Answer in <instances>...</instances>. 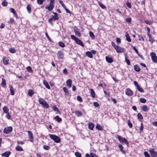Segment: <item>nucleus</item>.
<instances>
[{
  "label": "nucleus",
  "instance_id": "1",
  "mask_svg": "<svg viewBox=\"0 0 157 157\" xmlns=\"http://www.w3.org/2000/svg\"><path fill=\"white\" fill-rule=\"evenodd\" d=\"M111 44L112 46L114 48L117 52H122L124 51V48L117 45L113 42H112Z\"/></svg>",
  "mask_w": 157,
  "mask_h": 157
},
{
  "label": "nucleus",
  "instance_id": "2",
  "mask_svg": "<svg viewBox=\"0 0 157 157\" xmlns=\"http://www.w3.org/2000/svg\"><path fill=\"white\" fill-rule=\"evenodd\" d=\"M38 101L39 103L41 104L44 108H48L49 107V105L47 104L46 101L43 99L40 98L38 99Z\"/></svg>",
  "mask_w": 157,
  "mask_h": 157
},
{
  "label": "nucleus",
  "instance_id": "3",
  "mask_svg": "<svg viewBox=\"0 0 157 157\" xmlns=\"http://www.w3.org/2000/svg\"><path fill=\"white\" fill-rule=\"evenodd\" d=\"M50 138L53 140L54 142L56 143H59L60 141V139L58 136L52 134L49 135Z\"/></svg>",
  "mask_w": 157,
  "mask_h": 157
},
{
  "label": "nucleus",
  "instance_id": "4",
  "mask_svg": "<svg viewBox=\"0 0 157 157\" xmlns=\"http://www.w3.org/2000/svg\"><path fill=\"white\" fill-rule=\"evenodd\" d=\"M116 137L121 143H124L127 145L128 144V142L125 138H123L121 136L118 135H117Z\"/></svg>",
  "mask_w": 157,
  "mask_h": 157
},
{
  "label": "nucleus",
  "instance_id": "5",
  "mask_svg": "<svg viewBox=\"0 0 157 157\" xmlns=\"http://www.w3.org/2000/svg\"><path fill=\"white\" fill-rule=\"evenodd\" d=\"M150 55L153 62L157 63V56L156 53L154 52H151Z\"/></svg>",
  "mask_w": 157,
  "mask_h": 157
},
{
  "label": "nucleus",
  "instance_id": "6",
  "mask_svg": "<svg viewBox=\"0 0 157 157\" xmlns=\"http://www.w3.org/2000/svg\"><path fill=\"white\" fill-rule=\"evenodd\" d=\"M12 129L13 128L11 126L6 127L4 128L3 132L5 133L9 134L12 132Z\"/></svg>",
  "mask_w": 157,
  "mask_h": 157
},
{
  "label": "nucleus",
  "instance_id": "7",
  "mask_svg": "<svg viewBox=\"0 0 157 157\" xmlns=\"http://www.w3.org/2000/svg\"><path fill=\"white\" fill-rule=\"evenodd\" d=\"M149 151L151 154V157H157V153L154 148L150 149Z\"/></svg>",
  "mask_w": 157,
  "mask_h": 157
},
{
  "label": "nucleus",
  "instance_id": "8",
  "mask_svg": "<svg viewBox=\"0 0 157 157\" xmlns=\"http://www.w3.org/2000/svg\"><path fill=\"white\" fill-rule=\"evenodd\" d=\"M125 93L126 95L128 96H132L133 94V91L129 88L125 90Z\"/></svg>",
  "mask_w": 157,
  "mask_h": 157
},
{
  "label": "nucleus",
  "instance_id": "9",
  "mask_svg": "<svg viewBox=\"0 0 157 157\" xmlns=\"http://www.w3.org/2000/svg\"><path fill=\"white\" fill-rule=\"evenodd\" d=\"M27 132L28 134V136L29 138V140L31 142H33V135L32 132L29 131H28Z\"/></svg>",
  "mask_w": 157,
  "mask_h": 157
},
{
  "label": "nucleus",
  "instance_id": "10",
  "mask_svg": "<svg viewBox=\"0 0 157 157\" xmlns=\"http://www.w3.org/2000/svg\"><path fill=\"white\" fill-rule=\"evenodd\" d=\"M54 5H52L51 4H49V5L48 6L46 7L45 8L46 9H48L49 11H51L53 10L54 8Z\"/></svg>",
  "mask_w": 157,
  "mask_h": 157
},
{
  "label": "nucleus",
  "instance_id": "11",
  "mask_svg": "<svg viewBox=\"0 0 157 157\" xmlns=\"http://www.w3.org/2000/svg\"><path fill=\"white\" fill-rule=\"evenodd\" d=\"M88 128L91 130H93L94 128V125L92 122H89L88 124Z\"/></svg>",
  "mask_w": 157,
  "mask_h": 157
},
{
  "label": "nucleus",
  "instance_id": "12",
  "mask_svg": "<svg viewBox=\"0 0 157 157\" xmlns=\"http://www.w3.org/2000/svg\"><path fill=\"white\" fill-rule=\"evenodd\" d=\"M105 58L107 62L109 63H111L113 61V60L112 58L108 56H106Z\"/></svg>",
  "mask_w": 157,
  "mask_h": 157
},
{
  "label": "nucleus",
  "instance_id": "13",
  "mask_svg": "<svg viewBox=\"0 0 157 157\" xmlns=\"http://www.w3.org/2000/svg\"><path fill=\"white\" fill-rule=\"evenodd\" d=\"M90 94L91 97L94 98L95 97V94L94 90L92 89H91L90 90Z\"/></svg>",
  "mask_w": 157,
  "mask_h": 157
},
{
  "label": "nucleus",
  "instance_id": "14",
  "mask_svg": "<svg viewBox=\"0 0 157 157\" xmlns=\"http://www.w3.org/2000/svg\"><path fill=\"white\" fill-rule=\"evenodd\" d=\"M67 86L70 88L71 86L72 81L70 79H69L66 82Z\"/></svg>",
  "mask_w": 157,
  "mask_h": 157
},
{
  "label": "nucleus",
  "instance_id": "15",
  "mask_svg": "<svg viewBox=\"0 0 157 157\" xmlns=\"http://www.w3.org/2000/svg\"><path fill=\"white\" fill-rule=\"evenodd\" d=\"M9 60L6 57H4L3 58V63L5 65H9L10 63H8Z\"/></svg>",
  "mask_w": 157,
  "mask_h": 157
},
{
  "label": "nucleus",
  "instance_id": "16",
  "mask_svg": "<svg viewBox=\"0 0 157 157\" xmlns=\"http://www.w3.org/2000/svg\"><path fill=\"white\" fill-rule=\"evenodd\" d=\"M75 42L77 44H79L82 46H84L82 42L78 38L76 39Z\"/></svg>",
  "mask_w": 157,
  "mask_h": 157
},
{
  "label": "nucleus",
  "instance_id": "17",
  "mask_svg": "<svg viewBox=\"0 0 157 157\" xmlns=\"http://www.w3.org/2000/svg\"><path fill=\"white\" fill-rule=\"evenodd\" d=\"M125 36L126 38V40L127 41L129 42L131 41V39L130 36L127 32H126L125 33Z\"/></svg>",
  "mask_w": 157,
  "mask_h": 157
},
{
  "label": "nucleus",
  "instance_id": "18",
  "mask_svg": "<svg viewBox=\"0 0 157 157\" xmlns=\"http://www.w3.org/2000/svg\"><path fill=\"white\" fill-rule=\"evenodd\" d=\"M1 85L2 87L3 88H5L6 86V80L4 78H2V82H1Z\"/></svg>",
  "mask_w": 157,
  "mask_h": 157
},
{
  "label": "nucleus",
  "instance_id": "19",
  "mask_svg": "<svg viewBox=\"0 0 157 157\" xmlns=\"http://www.w3.org/2000/svg\"><path fill=\"white\" fill-rule=\"evenodd\" d=\"M43 84L45 86L46 88H47L48 89H50V86H49L48 82L45 81V80H44L43 81Z\"/></svg>",
  "mask_w": 157,
  "mask_h": 157
},
{
  "label": "nucleus",
  "instance_id": "20",
  "mask_svg": "<svg viewBox=\"0 0 157 157\" xmlns=\"http://www.w3.org/2000/svg\"><path fill=\"white\" fill-rule=\"evenodd\" d=\"M9 87L10 88V94L11 95H13L14 94V91L13 90V87L11 85H9Z\"/></svg>",
  "mask_w": 157,
  "mask_h": 157
},
{
  "label": "nucleus",
  "instance_id": "21",
  "mask_svg": "<svg viewBox=\"0 0 157 157\" xmlns=\"http://www.w3.org/2000/svg\"><path fill=\"white\" fill-rule=\"evenodd\" d=\"M10 154V151L6 152L5 153L2 154V155L6 157H8Z\"/></svg>",
  "mask_w": 157,
  "mask_h": 157
},
{
  "label": "nucleus",
  "instance_id": "22",
  "mask_svg": "<svg viewBox=\"0 0 157 157\" xmlns=\"http://www.w3.org/2000/svg\"><path fill=\"white\" fill-rule=\"evenodd\" d=\"M54 13V15L52 17V18L54 21H55L56 20H58L59 19V17L58 15V14L56 13Z\"/></svg>",
  "mask_w": 157,
  "mask_h": 157
},
{
  "label": "nucleus",
  "instance_id": "23",
  "mask_svg": "<svg viewBox=\"0 0 157 157\" xmlns=\"http://www.w3.org/2000/svg\"><path fill=\"white\" fill-rule=\"evenodd\" d=\"M118 147L119 148L120 151L122 152V153L124 154H125V151L123 150V146L121 144H119L118 145Z\"/></svg>",
  "mask_w": 157,
  "mask_h": 157
},
{
  "label": "nucleus",
  "instance_id": "24",
  "mask_svg": "<svg viewBox=\"0 0 157 157\" xmlns=\"http://www.w3.org/2000/svg\"><path fill=\"white\" fill-rule=\"evenodd\" d=\"M75 114L78 117H81L82 116V113L78 111H75Z\"/></svg>",
  "mask_w": 157,
  "mask_h": 157
},
{
  "label": "nucleus",
  "instance_id": "25",
  "mask_svg": "<svg viewBox=\"0 0 157 157\" xmlns=\"http://www.w3.org/2000/svg\"><path fill=\"white\" fill-rule=\"evenodd\" d=\"M86 56L90 58H92L93 57V55H92V53L91 52H89V51H87V52H86Z\"/></svg>",
  "mask_w": 157,
  "mask_h": 157
},
{
  "label": "nucleus",
  "instance_id": "26",
  "mask_svg": "<svg viewBox=\"0 0 157 157\" xmlns=\"http://www.w3.org/2000/svg\"><path fill=\"white\" fill-rule=\"evenodd\" d=\"M63 90L65 92V94L67 95H69L70 94L68 90L65 87H63Z\"/></svg>",
  "mask_w": 157,
  "mask_h": 157
},
{
  "label": "nucleus",
  "instance_id": "27",
  "mask_svg": "<svg viewBox=\"0 0 157 157\" xmlns=\"http://www.w3.org/2000/svg\"><path fill=\"white\" fill-rule=\"evenodd\" d=\"M28 12L30 13H31V6L29 4L26 7Z\"/></svg>",
  "mask_w": 157,
  "mask_h": 157
},
{
  "label": "nucleus",
  "instance_id": "28",
  "mask_svg": "<svg viewBox=\"0 0 157 157\" xmlns=\"http://www.w3.org/2000/svg\"><path fill=\"white\" fill-rule=\"evenodd\" d=\"M134 69L137 72L139 71L140 70L139 67L136 65L134 66Z\"/></svg>",
  "mask_w": 157,
  "mask_h": 157
},
{
  "label": "nucleus",
  "instance_id": "29",
  "mask_svg": "<svg viewBox=\"0 0 157 157\" xmlns=\"http://www.w3.org/2000/svg\"><path fill=\"white\" fill-rule=\"evenodd\" d=\"M52 109H53V111H55L57 112L58 113H59V114L61 113L59 111L58 109L55 105H54L53 106Z\"/></svg>",
  "mask_w": 157,
  "mask_h": 157
},
{
  "label": "nucleus",
  "instance_id": "30",
  "mask_svg": "<svg viewBox=\"0 0 157 157\" xmlns=\"http://www.w3.org/2000/svg\"><path fill=\"white\" fill-rule=\"evenodd\" d=\"M33 93L34 92L32 90H29L28 92V94L29 96H32Z\"/></svg>",
  "mask_w": 157,
  "mask_h": 157
},
{
  "label": "nucleus",
  "instance_id": "31",
  "mask_svg": "<svg viewBox=\"0 0 157 157\" xmlns=\"http://www.w3.org/2000/svg\"><path fill=\"white\" fill-rule=\"evenodd\" d=\"M3 110L4 113H9V109L6 106H4L3 107Z\"/></svg>",
  "mask_w": 157,
  "mask_h": 157
},
{
  "label": "nucleus",
  "instance_id": "32",
  "mask_svg": "<svg viewBox=\"0 0 157 157\" xmlns=\"http://www.w3.org/2000/svg\"><path fill=\"white\" fill-rule=\"evenodd\" d=\"M96 128L99 130L102 131L103 130L102 127L99 124H97L96 126Z\"/></svg>",
  "mask_w": 157,
  "mask_h": 157
},
{
  "label": "nucleus",
  "instance_id": "33",
  "mask_svg": "<svg viewBox=\"0 0 157 157\" xmlns=\"http://www.w3.org/2000/svg\"><path fill=\"white\" fill-rule=\"evenodd\" d=\"M16 149L18 151H21L23 150V148L19 146H17L15 147Z\"/></svg>",
  "mask_w": 157,
  "mask_h": 157
},
{
  "label": "nucleus",
  "instance_id": "34",
  "mask_svg": "<svg viewBox=\"0 0 157 157\" xmlns=\"http://www.w3.org/2000/svg\"><path fill=\"white\" fill-rule=\"evenodd\" d=\"M55 119L58 122H59L62 121V119L59 117L58 116H56L55 117Z\"/></svg>",
  "mask_w": 157,
  "mask_h": 157
},
{
  "label": "nucleus",
  "instance_id": "35",
  "mask_svg": "<svg viewBox=\"0 0 157 157\" xmlns=\"http://www.w3.org/2000/svg\"><path fill=\"white\" fill-rule=\"evenodd\" d=\"M137 117L139 120L140 121H141L143 118V117L141 115V114L139 113L137 114Z\"/></svg>",
  "mask_w": 157,
  "mask_h": 157
},
{
  "label": "nucleus",
  "instance_id": "36",
  "mask_svg": "<svg viewBox=\"0 0 157 157\" xmlns=\"http://www.w3.org/2000/svg\"><path fill=\"white\" fill-rule=\"evenodd\" d=\"M149 37V40L151 43H153V42L155 41V40L152 38V35L150 36H148Z\"/></svg>",
  "mask_w": 157,
  "mask_h": 157
},
{
  "label": "nucleus",
  "instance_id": "37",
  "mask_svg": "<svg viewBox=\"0 0 157 157\" xmlns=\"http://www.w3.org/2000/svg\"><path fill=\"white\" fill-rule=\"evenodd\" d=\"M89 35L90 36L91 38L92 39H94L95 38L94 35L93 33L91 31H90L89 32Z\"/></svg>",
  "mask_w": 157,
  "mask_h": 157
},
{
  "label": "nucleus",
  "instance_id": "38",
  "mask_svg": "<svg viewBox=\"0 0 157 157\" xmlns=\"http://www.w3.org/2000/svg\"><path fill=\"white\" fill-rule=\"evenodd\" d=\"M128 56H125V61L126 62L127 64L129 65L130 64V63L129 59H127Z\"/></svg>",
  "mask_w": 157,
  "mask_h": 157
},
{
  "label": "nucleus",
  "instance_id": "39",
  "mask_svg": "<svg viewBox=\"0 0 157 157\" xmlns=\"http://www.w3.org/2000/svg\"><path fill=\"white\" fill-rule=\"evenodd\" d=\"M142 110L144 112H146L148 111L147 108L146 106L144 105L142 107Z\"/></svg>",
  "mask_w": 157,
  "mask_h": 157
},
{
  "label": "nucleus",
  "instance_id": "40",
  "mask_svg": "<svg viewBox=\"0 0 157 157\" xmlns=\"http://www.w3.org/2000/svg\"><path fill=\"white\" fill-rule=\"evenodd\" d=\"M58 57L59 58L61 59H62L63 58V54L61 52H60V51L58 52Z\"/></svg>",
  "mask_w": 157,
  "mask_h": 157
},
{
  "label": "nucleus",
  "instance_id": "41",
  "mask_svg": "<svg viewBox=\"0 0 157 157\" xmlns=\"http://www.w3.org/2000/svg\"><path fill=\"white\" fill-rule=\"evenodd\" d=\"M26 69L29 72H32L33 70H32V68L30 66H28L26 67Z\"/></svg>",
  "mask_w": 157,
  "mask_h": 157
},
{
  "label": "nucleus",
  "instance_id": "42",
  "mask_svg": "<svg viewBox=\"0 0 157 157\" xmlns=\"http://www.w3.org/2000/svg\"><path fill=\"white\" fill-rule=\"evenodd\" d=\"M75 35L78 37H80L81 36L80 33L78 31L75 30Z\"/></svg>",
  "mask_w": 157,
  "mask_h": 157
},
{
  "label": "nucleus",
  "instance_id": "43",
  "mask_svg": "<svg viewBox=\"0 0 157 157\" xmlns=\"http://www.w3.org/2000/svg\"><path fill=\"white\" fill-rule=\"evenodd\" d=\"M45 1V0H37V2L38 4L41 5Z\"/></svg>",
  "mask_w": 157,
  "mask_h": 157
},
{
  "label": "nucleus",
  "instance_id": "44",
  "mask_svg": "<svg viewBox=\"0 0 157 157\" xmlns=\"http://www.w3.org/2000/svg\"><path fill=\"white\" fill-rule=\"evenodd\" d=\"M43 148L45 150H49L50 148V147L48 146L44 145L43 146Z\"/></svg>",
  "mask_w": 157,
  "mask_h": 157
},
{
  "label": "nucleus",
  "instance_id": "45",
  "mask_svg": "<svg viewBox=\"0 0 157 157\" xmlns=\"http://www.w3.org/2000/svg\"><path fill=\"white\" fill-rule=\"evenodd\" d=\"M140 101L142 103H145L146 101V100L145 98H141L140 99Z\"/></svg>",
  "mask_w": 157,
  "mask_h": 157
},
{
  "label": "nucleus",
  "instance_id": "46",
  "mask_svg": "<svg viewBox=\"0 0 157 157\" xmlns=\"http://www.w3.org/2000/svg\"><path fill=\"white\" fill-rule=\"evenodd\" d=\"M75 155L77 157H81V154L78 152H76L75 153Z\"/></svg>",
  "mask_w": 157,
  "mask_h": 157
},
{
  "label": "nucleus",
  "instance_id": "47",
  "mask_svg": "<svg viewBox=\"0 0 157 157\" xmlns=\"http://www.w3.org/2000/svg\"><path fill=\"white\" fill-rule=\"evenodd\" d=\"M9 51L11 53H13L15 52L16 51L15 50V49L14 48H12L9 49Z\"/></svg>",
  "mask_w": 157,
  "mask_h": 157
},
{
  "label": "nucleus",
  "instance_id": "48",
  "mask_svg": "<svg viewBox=\"0 0 157 157\" xmlns=\"http://www.w3.org/2000/svg\"><path fill=\"white\" fill-rule=\"evenodd\" d=\"M2 5L3 6H6L7 5V2L6 0H4L2 2Z\"/></svg>",
  "mask_w": 157,
  "mask_h": 157
},
{
  "label": "nucleus",
  "instance_id": "49",
  "mask_svg": "<svg viewBox=\"0 0 157 157\" xmlns=\"http://www.w3.org/2000/svg\"><path fill=\"white\" fill-rule=\"evenodd\" d=\"M137 89L139 92H140L143 93L144 92V90L142 88H141L140 86L137 88Z\"/></svg>",
  "mask_w": 157,
  "mask_h": 157
},
{
  "label": "nucleus",
  "instance_id": "50",
  "mask_svg": "<svg viewBox=\"0 0 157 157\" xmlns=\"http://www.w3.org/2000/svg\"><path fill=\"white\" fill-rule=\"evenodd\" d=\"M59 3L61 5V6L64 8H65L66 7L65 6L63 2L61 0H59Z\"/></svg>",
  "mask_w": 157,
  "mask_h": 157
},
{
  "label": "nucleus",
  "instance_id": "51",
  "mask_svg": "<svg viewBox=\"0 0 157 157\" xmlns=\"http://www.w3.org/2000/svg\"><path fill=\"white\" fill-rule=\"evenodd\" d=\"M59 45L61 47L63 48L65 46L64 44L62 42H59Z\"/></svg>",
  "mask_w": 157,
  "mask_h": 157
},
{
  "label": "nucleus",
  "instance_id": "52",
  "mask_svg": "<svg viewBox=\"0 0 157 157\" xmlns=\"http://www.w3.org/2000/svg\"><path fill=\"white\" fill-rule=\"evenodd\" d=\"M133 83L135 86L136 87V88H137L139 87L140 86L137 82L136 81H134Z\"/></svg>",
  "mask_w": 157,
  "mask_h": 157
},
{
  "label": "nucleus",
  "instance_id": "53",
  "mask_svg": "<svg viewBox=\"0 0 157 157\" xmlns=\"http://www.w3.org/2000/svg\"><path fill=\"white\" fill-rule=\"evenodd\" d=\"M133 83L135 86L136 87V88H137L139 87L140 86L137 82L136 81H134Z\"/></svg>",
  "mask_w": 157,
  "mask_h": 157
},
{
  "label": "nucleus",
  "instance_id": "54",
  "mask_svg": "<svg viewBox=\"0 0 157 157\" xmlns=\"http://www.w3.org/2000/svg\"><path fill=\"white\" fill-rule=\"evenodd\" d=\"M71 39L73 40H75V41L76 39L78 38L74 35H71Z\"/></svg>",
  "mask_w": 157,
  "mask_h": 157
},
{
  "label": "nucleus",
  "instance_id": "55",
  "mask_svg": "<svg viewBox=\"0 0 157 157\" xmlns=\"http://www.w3.org/2000/svg\"><path fill=\"white\" fill-rule=\"evenodd\" d=\"M93 105L95 107H98L99 106V104L97 102H94Z\"/></svg>",
  "mask_w": 157,
  "mask_h": 157
},
{
  "label": "nucleus",
  "instance_id": "56",
  "mask_svg": "<svg viewBox=\"0 0 157 157\" xmlns=\"http://www.w3.org/2000/svg\"><path fill=\"white\" fill-rule=\"evenodd\" d=\"M128 124L130 128H132V125L129 120L128 121Z\"/></svg>",
  "mask_w": 157,
  "mask_h": 157
},
{
  "label": "nucleus",
  "instance_id": "57",
  "mask_svg": "<svg viewBox=\"0 0 157 157\" xmlns=\"http://www.w3.org/2000/svg\"><path fill=\"white\" fill-rule=\"evenodd\" d=\"M144 154L146 157H150V155L147 151H145L144 152Z\"/></svg>",
  "mask_w": 157,
  "mask_h": 157
},
{
  "label": "nucleus",
  "instance_id": "58",
  "mask_svg": "<svg viewBox=\"0 0 157 157\" xmlns=\"http://www.w3.org/2000/svg\"><path fill=\"white\" fill-rule=\"evenodd\" d=\"M147 24L149 25H151L152 24V22L149 20H146L144 21Z\"/></svg>",
  "mask_w": 157,
  "mask_h": 157
},
{
  "label": "nucleus",
  "instance_id": "59",
  "mask_svg": "<svg viewBox=\"0 0 157 157\" xmlns=\"http://www.w3.org/2000/svg\"><path fill=\"white\" fill-rule=\"evenodd\" d=\"M116 42L117 43V44L119 45L121 42V40L120 39L118 38H117L116 39Z\"/></svg>",
  "mask_w": 157,
  "mask_h": 157
},
{
  "label": "nucleus",
  "instance_id": "60",
  "mask_svg": "<svg viewBox=\"0 0 157 157\" xmlns=\"http://www.w3.org/2000/svg\"><path fill=\"white\" fill-rule=\"evenodd\" d=\"M127 6L129 8H131L132 6L131 3L129 2H127L126 3Z\"/></svg>",
  "mask_w": 157,
  "mask_h": 157
},
{
  "label": "nucleus",
  "instance_id": "61",
  "mask_svg": "<svg viewBox=\"0 0 157 157\" xmlns=\"http://www.w3.org/2000/svg\"><path fill=\"white\" fill-rule=\"evenodd\" d=\"M90 155L91 157H98L97 155L93 153H91Z\"/></svg>",
  "mask_w": 157,
  "mask_h": 157
},
{
  "label": "nucleus",
  "instance_id": "62",
  "mask_svg": "<svg viewBox=\"0 0 157 157\" xmlns=\"http://www.w3.org/2000/svg\"><path fill=\"white\" fill-rule=\"evenodd\" d=\"M140 124H141V125H140V132H142V131H143V128H144V126H143L142 123H141Z\"/></svg>",
  "mask_w": 157,
  "mask_h": 157
},
{
  "label": "nucleus",
  "instance_id": "63",
  "mask_svg": "<svg viewBox=\"0 0 157 157\" xmlns=\"http://www.w3.org/2000/svg\"><path fill=\"white\" fill-rule=\"evenodd\" d=\"M77 100L79 101L80 102H82V99L81 98V97L79 96H78L77 97Z\"/></svg>",
  "mask_w": 157,
  "mask_h": 157
},
{
  "label": "nucleus",
  "instance_id": "64",
  "mask_svg": "<svg viewBox=\"0 0 157 157\" xmlns=\"http://www.w3.org/2000/svg\"><path fill=\"white\" fill-rule=\"evenodd\" d=\"M6 118H7L8 119H10V118L11 116L9 113H6Z\"/></svg>",
  "mask_w": 157,
  "mask_h": 157
}]
</instances>
